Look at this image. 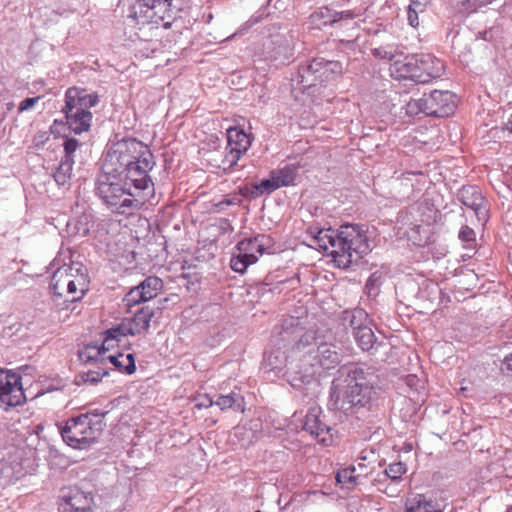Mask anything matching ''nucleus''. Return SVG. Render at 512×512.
I'll return each instance as SVG.
<instances>
[{"label":"nucleus","mask_w":512,"mask_h":512,"mask_svg":"<svg viewBox=\"0 0 512 512\" xmlns=\"http://www.w3.org/2000/svg\"><path fill=\"white\" fill-rule=\"evenodd\" d=\"M375 282H376V280L374 279L373 275L368 278L365 287H366V289L369 290V292H371V290L374 288Z\"/></svg>","instance_id":"obj_58"},{"label":"nucleus","mask_w":512,"mask_h":512,"mask_svg":"<svg viewBox=\"0 0 512 512\" xmlns=\"http://www.w3.org/2000/svg\"><path fill=\"white\" fill-rule=\"evenodd\" d=\"M502 369L512 372V351L504 357Z\"/></svg>","instance_id":"obj_55"},{"label":"nucleus","mask_w":512,"mask_h":512,"mask_svg":"<svg viewBox=\"0 0 512 512\" xmlns=\"http://www.w3.org/2000/svg\"><path fill=\"white\" fill-rule=\"evenodd\" d=\"M309 246L330 255L338 267L348 268L370 250L368 239L358 225L346 224L336 231L323 229Z\"/></svg>","instance_id":"obj_5"},{"label":"nucleus","mask_w":512,"mask_h":512,"mask_svg":"<svg viewBox=\"0 0 512 512\" xmlns=\"http://www.w3.org/2000/svg\"><path fill=\"white\" fill-rule=\"evenodd\" d=\"M93 502L92 493L73 487L62 496L59 503V512H93Z\"/></svg>","instance_id":"obj_15"},{"label":"nucleus","mask_w":512,"mask_h":512,"mask_svg":"<svg viewBox=\"0 0 512 512\" xmlns=\"http://www.w3.org/2000/svg\"><path fill=\"white\" fill-rule=\"evenodd\" d=\"M271 173L275 179L278 188L294 186L298 175V167L293 164L286 165L282 168L273 169Z\"/></svg>","instance_id":"obj_25"},{"label":"nucleus","mask_w":512,"mask_h":512,"mask_svg":"<svg viewBox=\"0 0 512 512\" xmlns=\"http://www.w3.org/2000/svg\"><path fill=\"white\" fill-rule=\"evenodd\" d=\"M25 402L21 374L0 368V410L8 412L11 408L23 405Z\"/></svg>","instance_id":"obj_10"},{"label":"nucleus","mask_w":512,"mask_h":512,"mask_svg":"<svg viewBox=\"0 0 512 512\" xmlns=\"http://www.w3.org/2000/svg\"><path fill=\"white\" fill-rule=\"evenodd\" d=\"M281 339L294 341V351L300 353V361L289 367V383L301 392L303 397L312 400L316 397L319 381L316 374L320 369L330 370L341 361L336 346L320 342L316 332L305 330L298 318L290 316L282 320Z\"/></svg>","instance_id":"obj_1"},{"label":"nucleus","mask_w":512,"mask_h":512,"mask_svg":"<svg viewBox=\"0 0 512 512\" xmlns=\"http://www.w3.org/2000/svg\"><path fill=\"white\" fill-rule=\"evenodd\" d=\"M309 19L311 25L316 29L336 24L335 11L327 6H323L315 10L310 15Z\"/></svg>","instance_id":"obj_29"},{"label":"nucleus","mask_w":512,"mask_h":512,"mask_svg":"<svg viewBox=\"0 0 512 512\" xmlns=\"http://www.w3.org/2000/svg\"><path fill=\"white\" fill-rule=\"evenodd\" d=\"M260 431L258 424H250L237 426L234 429V437L239 441L241 447H249L250 445L257 442L260 438Z\"/></svg>","instance_id":"obj_24"},{"label":"nucleus","mask_w":512,"mask_h":512,"mask_svg":"<svg viewBox=\"0 0 512 512\" xmlns=\"http://www.w3.org/2000/svg\"><path fill=\"white\" fill-rule=\"evenodd\" d=\"M155 166L154 156L149 147L136 138H123L115 142L107 151L102 170L117 175H125L137 188L154 186L149 172Z\"/></svg>","instance_id":"obj_3"},{"label":"nucleus","mask_w":512,"mask_h":512,"mask_svg":"<svg viewBox=\"0 0 512 512\" xmlns=\"http://www.w3.org/2000/svg\"><path fill=\"white\" fill-rule=\"evenodd\" d=\"M458 238L464 243V248H474L476 243L475 231L467 225L461 227Z\"/></svg>","instance_id":"obj_42"},{"label":"nucleus","mask_w":512,"mask_h":512,"mask_svg":"<svg viewBox=\"0 0 512 512\" xmlns=\"http://www.w3.org/2000/svg\"><path fill=\"white\" fill-rule=\"evenodd\" d=\"M139 14L147 23L168 29L182 11L181 5L170 0H137Z\"/></svg>","instance_id":"obj_9"},{"label":"nucleus","mask_w":512,"mask_h":512,"mask_svg":"<svg viewBox=\"0 0 512 512\" xmlns=\"http://www.w3.org/2000/svg\"><path fill=\"white\" fill-rule=\"evenodd\" d=\"M417 70V83L425 84L442 76L444 64L432 54L419 53Z\"/></svg>","instance_id":"obj_16"},{"label":"nucleus","mask_w":512,"mask_h":512,"mask_svg":"<svg viewBox=\"0 0 512 512\" xmlns=\"http://www.w3.org/2000/svg\"><path fill=\"white\" fill-rule=\"evenodd\" d=\"M353 337L361 350L366 352L377 349L378 346L382 345V343L377 342V338L370 327V324L355 332Z\"/></svg>","instance_id":"obj_26"},{"label":"nucleus","mask_w":512,"mask_h":512,"mask_svg":"<svg viewBox=\"0 0 512 512\" xmlns=\"http://www.w3.org/2000/svg\"><path fill=\"white\" fill-rule=\"evenodd\" d=\"M492 1L493 0H459V2H461L462 4H464L465 2H468V3L473 2L474 4H478L479 6L489 4Z\"/></svg>","instance_id":"obj_57"},{"label":"nucleus","mask_w":512,"mask_h":512,"mask_svg":"<svg viewBox=\"0 0 512 512\" xmlns=\"http://www.w3.org/2000/svg\"><path fill=\"white\" fill-rule=\"evenodd\" d=\"M255 183L261 197L264 195H269L279 189L271 172L269 173L268 178Z\"/></svg>","instance_id":"obj_43"},{"label":"nucleus","mask_w":512,"mask_h":512,"mask_svg":"<svg viewBox=\"0 0 512 512\" xmlns=\"http://www.w3.org/2000/svg\"><path fill=\"white\" fill-rule=\"evenodd\" d=\"M458 200L466 207L472 209L479 221H486L485 198L477 186H463L457 194Z\"/></svg>","instance_id":"obj_17"},{"label":"nucleus","mask_w":512,"mask_h":512,"mask_svg":"<svg viewBox=\"0 0 512 512\" xmlns=\"http://www.w3.org/2000/svg\"><path fill=\"white\" fill-rule=\"evenodd\" d=\"M108 410H101V409H91L87 411L86 413H81L80 415H88L91 421H98L100 420L101 423L104 422L105 416L108 414Z\"/></svg>","instance_id":"obj_51"},{"label":"nucleus","mask_w":512,"mask_h":512,"mask_svg":"<svg viewBox=\"0 0 512 512\" xmlns=\"http://www.w3.org/2000/svg\"><path fill=\"white\" fill-rule=\"evenodd\" d=\"M73 166L74 160L61 158L58 166L52 173V177L58 186H65L70 183V180L72 178Z\"/></svg>","instance_id":"obj_30"},{"label":"nucleus","mask_w":512,"mask_h":512,"mask_svg":"<svg viewBox=\"0 0 512 512\" xmlns=\"http://www.w3.org/2000/svg\"><path fill=\"white\" fill-rule=\"evenodd\" d=\"M109 375L108 370L104 367V365H96L95 369H89L87 371H83L79 373L76 378V382L79 383H90L96 384L102 380L103 377Z\"/></svg>","instance_id":"obj_34"},{"label":"nucleus","mask_w":512,"mask_h":512,"mask_svg":"<svg viewBox=\"0 0 512 512\" xmlns=\"http://www.w3.org/2000/svg\"><path fill=\"white\" fill-rule=\"evenodd\" d=\"M356 17V14L352 10L345 11H335V20L336 23H339L344 20H353Z\"/></svg>","instance_id":"obj_53"},{"label":"nucleus","mask_w":512,"mask_h":512,"mask_svg":"<svg viewBox=\"0 0 512 512\" xmlns=\"http://www.w3.org/2000/svg\"><path fill=\"white\" fill-rule=\"evenodd\" d=\"M40 100V97L37 96V97H30V98H26L24 99L23 101L20 102L19 106H18V111L19 112H23V111H26V110H29L30 108H32L38 101Z\"/></svg>","instance_id":"obj_52"},{"label":"nucleus","mask_w":512,"mask_h":512,"mask_svg":"<svg viewBox=\"0 0 512 512\" xmlns=\"http://www.w3.org/2000/svg\"><path fill=\"white\" fill-rule=\"evenodd\" d=\"M292 57L293 48L287 41L280 42L278 46L273 49L271 54V58L280 64L289 62Z\"/></svg>","instance_id":"obj_37"},{"label":"nucleus","mask_w":512,"mask_h":512,"mask_svg":"<svg viewBox=\"0 0 512 512\" xmlns=\"http://www.w3.org/2000/svg\"><path fill=\"white\" fill-rule=\"evenodd\" d=\"M50 289L67 302L80 300L88 289L87 269L81 263L64 264L52 275Z\"/></svg>","instance_id":"obj_7"},{"label":"nucleus","mask_w":512,"mask_h":512,"mask_svg":"<svg viewBox=\"0 0 512 512\" xmlns=\"http://www.w3.org/2000/svg\"><path fill=\"white\" fill-rule=\"evenodd\" d=\"M325 415L320 406L313 405L308 409L303 423V430L315 437L320 443L328 445L332 442L331 427L324 421Z\"/></svg>","instance_id":"obj_14"},{"label":"nucleus","mask_w":512,"mask_h":512,"mask_svg":"<svg viewBox=\"0 0 512 512\" xmlns=\"http://www.w3.org/2000/svg\"><path fill=\"white\" fill-rule=\"evenodd\" d=\"M276 344L281 345L277 349H272L264 354V366L269 371L281 372L285 369V375L289 381V367L292 362L300 361V353L294 351V341H283L281 339V329L278 331Z\"/></svg>","instance_id":"obj_11"},{"label":"nucleus","mask_w":512,"mask_h":512,"mask_svg":"<svg viewBox=\"0 0 512 512\" xmlns=\"http://www.w3.org/2000/svg\"><path fill=\"white\" fill-rule=\"evenodd\" d=\"M22 475H23V474L21 473V469H19V470H17V471L15 472L14 477H15L16 479H18V478H19V477H21Z\"/></svg>","instance_id":"obj_61"},{"label":"nucleus","mask_w":512,"mask_h":512,"mask_svg":"<svg viewBox=\"0 0 512 512\" xmlns=\"http://www.w3.org/2000/svg\"><path fill=\"white\" fill-rule=\"evenodd\" d=\"M236 193L239 194V197L241 199H242V197L248 198V199H256V198L261 197L255 182L240 186Z\"/></svg>","instance_id":"obj_46"},{"label":"nucleus","mask_w":512,"mask_h":512,"mask_svg":"<svg viewBox=\"0 0 512 512\" xmlns=\"http://www.w3.org/2000/svg\"><path fill=\"white\" fill-rule=\"evenodd\" d=\"M406 512H443L435 507L433 501H428L422 494L416 495L406 503Z\"/></svg>","instance_id":"obj_32"},{"label":"nucleus","mask_w":512,"mask_h":512,"mask_svg":"<svg viewBox=\"0 0 512 512\" xmlns=\"http://www.w3.org/2000/svg\"><path fill=\"white\" fill-rule=\"evenodd\" d=\"M311 68L312 61L308 64L300 65L297 75L293 80L297 85H299V89H302L303 91L318 86L314 69L312 70Z\"/></svg>","instance_id":"obj_28"},{"label":"nucleus","mask_w":512,"mask_h":512,"mask_svg":"<svg viewBox=\"0 0 512 512\" xmlns=\"http://www.w3.org/2000/svg\"><path fill=\"white\" fill-rule=\"evenodd\" d=\"M369 459V456L365 454V451L361 452V455L358 457V463L356 466V473L360 478L368 476L372 472V467H370V464H372L374 461H369L366 463V461Z\"/></svg>","instance_id":"obj_44"},{"label":"nucleus","mask_w":512,"mask_h":512,"mask_svg":"<svg viewBox=\"0 0 512 512\" xmlns=\"http://www.w3.org/2000/svg\"><path fill=\"white\" fill-rule=\"evenodd\" d=\"M79 147V141L75 138H66L63 143L64 155L62 158H67L68 160H74V153Z\"/></svg>","instance_id":"obj_47"},{"label":"nucleus","mask_w":512,"mask_h":512,"mask_svg":"<svg viewBox=\"0 0 512 512\" xmlns=\"http://www.w3.org/2000/svg\"><path fill=\"white\" fill-rule=\"evenodd\" d=\"M505 129L512 133V114L510 115L508 121L505 123Z\"/></svg>","instance_id":"obj_59"},{"label":"nucleus","mask_w":512,"mask_h":512,"mask_svg":"<svg viewBox=\"0 0 512 512\" xmlns=\"http://www.w3.org/2000/svg\"><path fill=\"white\" fill-rule=\"evenodd\" d=\"M424 114L426 116L447 117L456 107L455 96L450 91L434 90L424 93Z\"/></svg>","instance_id":"obj_12"},{"label":"nucleus","mask_w":512,"mask_h":512,"mask_svg":"<svg viewBox=\"0 0 512 512\" xmlns=\"http://www.w3.org/2000/svg\"><path fill=\"white\" fill-rule=\"evenodd\" d=\"M163 288V281L157 276H148L131 288L123 301L127 307L139 305L155 298Z\"/></svg>","instance_id":"obj_13"},{"label":"nucleus","mask_w":512,"mask_h":512,"mask_svg":"<svg viewBox=\"0 0 512 512\" xmlns=\"http://www.w3.org/2000/svg\"><path fill=\"white\" fill-rule=\"evenodd\" d=\"M105 423L91 421L88 415L68 418L63 424H57L63 441L74 449H84L101 435Z\"/></svg>","instance_id":"obj_8"},{"label":"nucleus","mask_w":512,"mask_h":512,"mask_svg":"<svg viewBox=\"0 0 512 512\" xmlns=\"http://www.w3.org/2000/svg\"><path fill=\"white\" fill-rule=\"evenodd\" d=\"M129 335L128 333V326L125 321V319L122 320V322L117 325L116 327H112L105 331L104 333V340H103V349L109 350L112 346L110 342L112 341H119L120 337H124Z\"/></svg>","instance_id":"obj_35"},{"label":"nucleus","mask_w":512,"mask_h":512,"mask_svg":"<svg viewBox=\"0 0 512 512\" xmlns=\"http://www.w3.org/2000/svg\"><path fill=\"white\" fill-rule=\"evenodd\" d=\"M213 405H215V401L208 394L198 395L195 398V407L197 409L209 408Z\"/></svg>","instance_id":"obj_50"},{"label":"nucleus","mask_w":512,"mask_h":512,"mask_svg":"<svg viewBox=\"0 0 512 512\" xmlns=\"http://www.w3.org/2000/svg\"><path fill=\"white\" fill-rule=\"evenodd\" d=\"M107 359L121 373L131 375L136 371L135 357L132 353L127 354L125 357L122 353L110 355Z\"/></svg>","instance_id":"obj_31"},{"label":"nucleus","mask_w":512,"mask_h":512,"mask_svg":"<svg viewBox=\"0 0 512 512\" xmlns=\"http://www.w3.org/2000/svg\"><path fill=\"white\" fill-rule=\"evenodd\" d=\"M311 69H314L320 86H323L335 76L341 75L343 71L342 64L339 61H329L324 58H314Z\"/></svg>","instance_id":"obj_18"},{"label":"nucleus","mask_w":512,"mask_h":512,"mask_svg":"<svg viewBox=\"0 0 512 512\" xmlns=\"http://www.w3.org/2000/svg\"><path fill=\"white\" fill-rule=\"evenodd\" d=\"M330 387L329 408L362 419L371 410L377 376L372 367H342Z\"/></svg>","instance_id":"obj_2"},{"label":"nucleus","mask_w":512,"mask_h":512,"mask_svg":"<svg viewBox=\"0 0 512 512\" xmlns=\"http://www.w3.org/2000/svg\"><path fill=\"white\" fill-rule=\"evenodd\" d=\"M407 472V466L403 462H395L390 464L384 471V477L390 478L392 481H398L402 475Z\"/></svg>","instance_id":"obj_39"},{"label":"nucleus","mask_w":512,"mask_h":512,"mask_svg":"<svg viewBox=\"0 0 512 512\" xmlns=\"http://www.w3.org/2000/svg\"><path fill=\"white\" fill-rule=\"evenodd\" d=\"M98 102V97L87 93L85 89L70 87L65 92V105L61 111L65 115L66 125L77 135L90 129L92 113L90 108Z\"/></svg>","instance_id":"obj_6"},{"label":"nucleus","mask_w":512,"mask_h":512,"mask_svg":"<svg viewBox=\"0 0 512 512\" xmlns=\"http://www.w3.org/2000/svg\"><path fill=\"white\" fill-rule=\"evenodd\" d=\"M243 397L235 392H231L227 395H219L217 400H215V405H217L220 410L225 411L227 409H233L234 411H243L242 407Z\"/></svg>","instance_id":"obj_33"},{"label":"nucleus","mask_w":512,"mask_h":512,"mask_svg":"<svg viewBox=\"0 0 512 512\" xmlns=\"http://www.w3.org/2000/svg\"><path fill=\"white\" fill-rule=\"evenodd\" d=\"M410 4H413V7L418 9H426L427 5L430 3V0H409Z\"/></svg>","instance_id":"obj_56"},{"label":"nucleus","mask_w":512,"mask_h":512,"mask_svg":"<svg viewBox=\"0 0 512 512\" xmlns=\"http://www.w3.org/2000/svg\"><path fill=\"white\" fill-rule=\"evenodd\" d=\"M9 469H10V467H8V466H3V467H2V469H1V472H2L3 474H5L6 476H10V474H9Z\"/></svg>","instance_id":"obj_60"},{"label":"nucleus","mask_w":512,"mask_h":512,"mask_svg":"<svg viewBox=\"0 0 512 512\" xmlns=\"http://www.w3.org/2000/svg\"><path fill=\"white\" fill-rule=\"evenodd\" d=\"M106 351L107 350L103 349V344L101 346L88 344L79 351L78 357L85 364L94 363L96 365H105L106 359L103 355Z\"/></svg>","instance_id":"obj_27"},{"label":"nucleus","mask_w":512,"mask_h":512,"mask_svg":"<svg viewBox=\"0 0 512 512\" xmlns=\"http://www.w3.org/2000/svg\"><path fill=\"white\" fill-rule=\"evenodd\" d=\"M360 477L356 473V466L351 465L349 467L339 470L336 474V480L338 483L357 485Z\"/></svg>","instance_id":"obj_38"},{"label":"nucleus","mask_w":512,"mask_h":512,"mask_svg":"<svg viewBox=\"0 0 512 512\" xmlns=\"http://www.w3.org/2000/svg\"><path fill=\"white\" fill-rule=\"evenodd\" d=\"M405 113L410 117H415L420 113L424 114V97L411 99L405 106Z\"/></svg>","instance_id":"obj_45"},{"label":"nucleus","mask_w":512,"mask_h":512,"mask_svg":"<svg viewBox=\"0 0 512 512\" xmlns=\"http://www.w3.org/2000/svg\"><path fill=\"white\" fill-rule=\"evenodd\" d=\"M242 203V199L239 194L233 192L223 196L222 200L213 204L216 212H223L227 206H239Z\"/></svg>","instance_id":"obj_41"},{"label":"nucleus","mask_w":512,"mask_h":512,"mask_svg":"<svg viewBox=\"0 0 512 512\" xmlns=\"http://www.w3.org/2000/svg\"><path fill=\"white\" fill-rule=\"evenodd\" d=\"M243 155V153L236 150L227 149V153L222 160L223 170L225 172L233 171Z\"/></svg>","instance_id":"obj_40"},{"label":"nucleus","mask_w":512,"mask_h":512,"mask_svg":"<svg viewBox=\"0 0 512 512\" xmlns=\"http://www.w3.org/2000/svg\"><path fill=\"white\" fill-rule=\"evenodd\" d=\"M426 9H418L409 4L407 10V19L410 26L417 28L419 26V14L425 12Z\"/></svg>","instance_id":"obj_48"},{"label":"nucleus","mask_w":512,"mask_h":512,"mask_svg":"<svg viewBox=\"0 0 512 512\" xmlns=\"http://www.w3.org/2000/svg\"><path fill=\"white\" fill-rule=\"evenodd\" d=\"M258 257L245 256L239 252L238 255L232 256L230 260V267L233 271L243 274L247 270L248 266L256 263Z\"/></svg>","instance_id":"obj_36"},{"label":"nucleus","mask_w":512,"mask_h":512,"mask_svg":"<svg viewBox=\"0 0 512 512\" xmlns=\"http://www.w3.org/2000/svg\"><path fill=\"white\" fill-rule=\"evenodd\" d=\"M155 315L154 308L144 306L137 310L133 317L125 318L130 336L139 335L148 331L150 322Z\"/></svg>","instance_id":"obj_19"},{"label":"nucleus","mask_w":512,"mask_h":512,"mask_svg":"<svg viewBox=\"0 0 512 512\" xmlns=\"http://www.w3.org/2000/svg\"><path fill=\"white\" fill-rule=\"evenodd\" d=\"M269 237L264 234H258L253 238L243 239L237 244V250L243 255L258 257L265 252V246L269 243Z\"/></svg>","instance_id":"obj_21"},{"label":"nucleus","mask_w":512,"mask_h":512,"mask_svg":"<svg viewBox=\"0 0 512 512\" xmlns=\"http://www.w3.org/2000/svg\"><path fill=\"white\" fill-rule=\"evenodd\" d=\"M255 512H262L261 510H256Z\"/></svg>","instance_id":"obj_62"},{"label":"nucleus","mask_w":512,"mask_h":512,"mask_svg":"<svg viewBox=\"0 0 512 512\" xmlns=\"http://www.w3.org/2000/svg\"><path fill=\"white\" fill-rule=\"evenodd\" d=\"M372 55L375 58L388 61L393 60V58L395 57V53L392 50L387 49L386 47H378L372 49Z\"/></svg>","instance_id":"obj_49"},{"label":"nucleus","mask_w":512,"mask_h":512,"mask_svg":"<svg viewBox=\"0 0 512 512\" xmlns=\"http://www.w3.org/2000/svg\"><path fill=\"white\" fill-rule=\"evenodd\" d=\"M323 229L317 227V226H310L308 227L306 234L310 238V244H313V240H315L316 236H319Z\"/></svg>","instance_id":"obj_54"},{"label":"nucleus","mask_w":512,"mask_h":512,"mask_svg":"<svg viewBox=\"0 0 512 512\" xmlns=\"http://www.w3.org/2000/svg\"><path fill=\"white\" fill-rule=\"evenodd\" d=\"M418 54L406 56L403 60H397L392 64L393 72L398 78L410 79L417 82Z\"/></svg>","instance_id":"obj_20"},{"label":"nucleus","mask_w":512,"mask_h":512,"mask_svg":"<svg viewBox=\"0 0 512 512\" xmlns=\"http://www.w3.org/2000/svg\"><path fill=\"white\" fill-rule=\"evenodd\" d=\"M251 146V138L238 127H231L227 130V147L245 154Z\"/></svg>","instance_id":"obj_22"},{"label":"nucleus","mask_w":512,"mask_h":512,"mask_svg":"<svg viewBox=\"0 0 512 512\" xmlns=\"http://www.w3.org/2000/svg\"><path fill=\"white\" fill-rule=\"evenodd\" d=\"M95 193L114 213L132 215L153 196L154 186L137 188L125 175L102 170L95 183Z\"/></svg>","instance_id":"obj_4"},{"label":"nucleus","mask_w":512,"mask_h":512,"mask_svg":"<svg viewBox=\"0 0 512 512\" xmlns=\"http://www.w3.org/2000/svg\"><path fill=\"white\" fill-rule=\"evenodd\" d=\"M343 325L350 328L352 334L370 324L368 314L361 308H356L349 311H344L342 316Z\"/></svg>","instance_id":"obj_23"}]
</instances>
